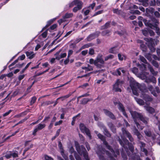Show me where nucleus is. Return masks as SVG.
Wrapping results in <instances>:
<instances>
[{"label":"nucleus","instance_id":"774afa93","mask_svg":"<svg viewBox=\"0 0 160 160\" xmlns=\"http://www.w3.org/2000/svg\"><path fill=\"white\" fill-rule=\"evenodd\" d=\"M90 12V10H87L84 12V14L85 15H88Z\"/></svg>","mask_w":160,"mask_h":160},{"label":"nucleus","instance_id":"cd10ccee","mask_svg":"<svg viewBox=\"0 0 160 160\" xmlns=\"http://www.w3.org/2000/svg\"><path fill=\"white\" fill-rule=\"evenodd\" d=\"M11 156L13 158H15L16 157H18V155L19 153L17 151H15L13 152H11Z\"/></svg>","mask_w":160,"mask_h":160},{"label":"nucleus","instance_id":"a878e982","mask_svg":"<svg viewBox=\"0 0 160 160\" xmlns=\"http://www.w3.org/2000/svg\"><path fill=\"white\" fill-rule=\"evenodd\" d=\"M118 57L119 60L120 61H122L125 60L126 58L125 55L120 53L118 54Z\"/></svg>","mask_w":160,"mask_h":160},{"label":"nucleus","instance_id":"ddd939ff","mask_svg":"<svg viewBox=\"0 0 160 160\" xmlns=\"http://www.w3.org/2000/svg\"><path fill=\"white\" fill-rule=\"evenodd\" d=\"M82 1L78 2V3L77 4V6L73 8V11L74 12H76L77 11L81 9L82 7Z\"/></svg>","mask_w":160,"mask_h":160},{"label":"nucleus","instance_id":"f704fd0d","mask_svg":"<svg viewBox=\"0 0 160 160\" xmlns=\"http://www.w3.org/2000/svg\"><path fill=\"white\" fill-rule=\"evenodd\" d=\"M148 74V73H147V72H144V74L142 73L140 75V77L142 79H144L147 78L146 75H147Z\"/></svg>","mask_w":160,"mask_h":160},{"label":"nucleus","instance_id":"412c9836","mask_svg":"<svg viewBox=\"0 0 160 160\" xmlns=\"http://www.w3.org/2000/svg\"><path fill=\"white\" fill-rule=\"evenodd\" d=\"M149 26L151 28L155 30L156 33L158 35H160V31L158 27H157L156 26H153L152 25H150Z\"/></svg>","mask_w":160,"mask_h":160},{"label":"nucleus","instance_id":"bb28decb","mask_svg":"<svg viewBox=\"0 0 160 160\" xmlns=\"http://www.w3.org/2000/svg\"><path fill=\"white\" fill-rule=\"evenodd\" d=\"M4 157L7 159L10 158L11 157V152H8L3 154Z\"/></svg>","mask_w":160,"mask_h":160},{"label":"nucleus","instance_id":"a18cd8bd","mask_svg":"<svg viewBox=\"0 0 160 160\" xmlns=\"http://www.w3.org/2000/svg\"><path fill=\"white\" fill-rule=\"evenodd\" d=\"M73 52V51L72 50H69L68 53V58H69L70 56L72 54Z\"/></svg>","mask_w":160,"mask_h":160},{"label":"nucleus","instance_id":"423d86ee","mask_svg":"<svg viewBox=\"0 0 160 160\" xmlns=\"http://www.w3.org/2000/svg\"><path fill=\"white\" fill-rule=\"evenodd\" d=\"M80 128L82 132L85 133L88 136L89 139H91V136L89 130L83 124L80 123Z\"/></svg>","mask_w":160,"mask_h":160},{"label":"nucleus","instance_id":"4be33fe9","mask_svg":"<svg viewBox=\"0 0 160 160\" xmlns=\"http://www.w3.org/2000/svg\"><path fill=\"white\" fill-rule=\"evenodd\" d=\"M82 69L85 70V72L92 71L93 69V67L89 65H88L87 67H82Z\"/></svg>","mask_w":160,"mask_h":160},{"label":"nucleus","instance_id":"13d9d810","mask_svg":"<svg viewBox=\"0 0 160 160\" xmlns=\"http://www.w3.org/2000/svg\"><path fill=\"white\" fill-rule=\"evenodd\" d=\"M6 76H7L9 78H10L12 76L13 74L12 72H10L8 74H6Z\"/></svg>","mask_w":160,"mask_h":160},{"label":"nucleus","instance_id":"bf43d9fd","mask_svg":"<svg viewBox=\"0 0 160 160\" xmlns=\"http://www.w3.org/2000/svg\"><path fill=\"white\" fill-rule=\"evenodd\" d=\"M24 75H21L19 76L18 77V78L19 80L20 81L22 79H23L24 77Z\"/></svg>","mask_w":160,"mask_h":160},{"label":"nucleus","instance_id":"79ce46f5","mask_svg":"<svg viewBox=\"0 0 160 160\" xmlns=\"http://www.w3.org/2000/svg\"><path fill=\"white\" fill-rule=\"evenodd\" d=\"M31 62H30L28 63L26 66V67H25L24 69L22 70V73H23L28 68V67H29V66L30 65L31 63Z\"/></svg>","mask_w":160,"mask_h":160},{"label":"nucleus","instance_id":"5701e85b","mask_svg":"<svg viewBox=\"0 0 160 160\" xmlns=\"http://www.w3.org/2000/svg\"><path fill=\"white\" fill-rule=\"evenodd\" d=\"M133 132L137 136L138 138L139 139H142V136L137 129H135L133 130Z\"/></svg>","mask_w":160,"mask_h":160},{"label":"nucleus","instance_id":"f03ea898","mask_svg":"<svg viewBox=\"0 0 160 160\" xmlns=\"http://www.w3.org/2000/svg\"><path fill=\"white\" fill-rule=\"evenodd\" d=\"M95 132L96 134H97V136L101 140L103 141V143L106 146V147L108 148V149L109 150V152H110L111 153L110 154H112V156L110 155L107 152H105L104 150L102 149V150L98 151L97 152V153L100 159L101 160H103L102 159V157H103L104 156L102 155V154L104 155L105 153L107 155H108V156H109L111 158V159H112V160H113V157H116V155L115 154V152L112 149H111L110 147L107 145V142L104 140V137L101 134L99 133H98V132L96 131H95Z\"/></svg>","mask_w":160,"mask_h":160},{"label":"nucleus","instance_id":"b1692460","mask_svg":"<svg viewBox=\"0 0 160 160\" xmlns=\"http://www.w3.org/2000/svg\"><path fill=\"white\" fill-rule=\"evenodd\" d=\"M92 46V44H88L85 45H84L82 46L81 48L79 49V50L77 52H80L81 50L82 49H84L86 48H87Z\"/></svg>","mask_w":160,"mask_h":160},{"label":"nucleus","instance_id":"0eeeda50","mask_svg":"<svg viewBox=\"0 0 160 160\" xmlns=\"http://www.w3.org/2000/svg\"><path fill=\"white\" fill-rule=\"evenodd\" d=\"M122 83V81L119 80H118L113 86V89L116 92H121V90L120 87Z\"/></svg>","mask_w":160,"mask_h":160},{"label":"nucleus","instance_id":"5fc2aeb1","mask_svg":"<svg viewBox=\"0 0 160 160\" xmlns=\"http://www.w3.org/2000/svg\"><path fill=\"white\" fill-rule=\"evenodd\" d=\"M153 89V88L152 86H150L149 89L150 91L151 92V93L155 96H156V93L155 92H152V89Z\"/></svg>","mask_w":160,"mask_h":160},{"label":"nucleus","instance_id":"7c9ffc66","mask_svg":"<svg viewBox=\"0 0 160 160\" xmlns=\"http://www.w3.org/2000/svg\"><path fill=\"white\" fill-rule=\"evenodd\" d=\"M114 58V56L112 54H110L105 58V61H106L108 60Z\"/></svg>","mask_w":160,"mask_h":160},{"label":"nucleus","instance_id":"69168bd1","mask_svg":"<svg viewBox=\"0 0 160 160\" xmlns=\"http://www.w3.org/2000/svg\"><path fill=\"white\" fill-rule=\"evenodd\" d=\"M143 34L145 35L146 36L148 33L147 31L146 30H143L142 31Z\"/></svg>","mask_w":160,"mask_h":160},{"label":"nucleus","instance_id":"1a4fd4ad","mask_svg":"<svg viewBox=\"0 0 160 160\" xmlns=\"http://www.w3.org/2000/svg\"><path fill=\"white\" fill-rule=\"evenodd\" d=\"M46 125L45 124H39L36 127L33 131L32 134L34 135H35L36 132L38 130H41Z\"/></svg>","mask_w":160,"mask_h":160},{"label":"nucleus","instance_id":"4c0bfd02","mask_svg":"<svg viewBox=\"0 0 160 160\" xmlns=\"http://www.w3.org/2000/svg\"><path fill=\"white\" fill-rule=\"evenodd\" d=\"M140 59L142 62L144 63H146V62H147L146 60L143 57L140 56Z\"/></svg>","mask_w":160,"mask_h":160},{"label":"nucleus","instance_id":"dca6fc26","mask_svg":"<svg viewBox=\"0 0 160 160\" xmlns=\"http://www.w3.org/2000/svg\"><path fill=\"white\" fill-rule=\"evenodd\" d=\"M26 54L27 56L28 57L29 59L32 58L35 56V54H34L33 52L32 51L27 52H26Z\"/></svg>","mask_w":160,"mask_h":160},{"label":"nucleus","instance_id":"4468645a","mask_svg":"<svg viewBox=\"0 0 160 160\" xmlns=\"http://www.w3.org/2000/svg\"><path fill=\"white\" fill-rule=\"evenodd\" d=\"M69 152L71 154L69 156L71 160H75L73 156L75 154L73 148L71 146H70Z\"/></svg>","mask_w":160,"mask_h":160},{"label":"nucleus","instance_id":"c9c22d12","mask_svg":"<svg viewBox=\"0 0 160 160\" xmlns=\"http://www.w3.org/2000/svg\"><path fill=\"white\" fill-rule=\"evenodd\" d=\"M110 31L108 30H105L103 31L102 34L103 36H104L110 33Z\"/></svg>","mask_w":160,"mask_h":160},{"label":"nucleus","instance_id":"9b49d317","mask_svg":"<svg viewBox=\"0 0 160 160\" xmlns=\"http://www.w3.org/2000/svg\"><path fill=\"white\" fill-rule=\"evenodd\" d=\"M114 104L115 105L117 106L119 110L122 112L123 114L125 117H127V116L125 112L124 109L122 104L120 103H115Z\"/></svg>","mask_w":160,"mask_h":160},{"label":"nucleus","instance_id":"8fccbe9b","mask_svg":"<svg viewBox=\"0 0 160 160\" xmlns=\"http://www.w3.org/2000/svg\"><path fill=\"white\" fill-rule=\"evenodd\" d=\"M152 64L155 67H158V63L155 61H153L152 62Z\"/></svg>","mask_w":160,"mask_h":160},{"label":"nucleus","instance_id":"f3484780","mask_svg":"<svg viewBox=\"0 0 160 160\" xmlns=\"http://www.w3.org/2000/svg\"><path fill=\"white\" fill-rule=\"evenodd\" d=\"M58 146H59V147L60 149V152H61V153L62 155V156L65 159V160H67L68 157L66 156H65L64 155L63 150V149H62V144L60 142H59ZM60 160H63L62 159H61Z\"/></svg>","mask_w":160,"mask_h":160},{"label":"nucleus","instance_id":"393cba45","mask_svg":"<svg viewBox=\"0 0 160 160\" xmlns=\"http://www.w3.org/2000/svg\"><path fill=\"white\" fill-rule=\"evenodd\" d=\"M81 1L78 0H74L69 4V7L70 8L73 7L74 5H77L78 3V2H81Z\"/></svg>","mask_w":160,"mask_h":160},{"label":"nucleus","instance_id":"49530a36","mask_svg":"<svg viewBox=\"0 0 160 160\" xmlns=\"http://www.w3.org/2000/svg\"><path fill=\"white\" fill-rule=\"evenodd\" d=\"M25 58V55L23 54L20 56L18 58V59H20L21 60H24Z\"/></svg>","mask_w":160,"mask_h":160},{"label":"nucleus","instance_id":"09e8293b","mask_svg":"<svg viewBox=\"0 0 160 160\" xmlns=\"http://www.w3.org/2000/svg\"><path fill=\"white\" fill-rule=\"evenodd\" d=\"M145 57L147 59H148L149 60H150L151 59V55L149 54H146L145 55Z\"/></svg>","mask_w":160,"mask_h":160},{"label":"nucleus","instance_id":"2f4dec72","mask_svg":"<svg viewBox=\"0 0 160 160\" xmlns=\"http://www.w3.org/2000/svg\"><path fill=\"white\" fill-rule=\"evenodd\" d=\"M140 1L142 2V4L143 6L146 7L147 6L148 3V0H140Z\"/></svg>","mask_w":160,"mask_h":160},{"label":"nucleus","instance_id":"e433bc0d","mask_svg":"<svg viewBox=\"0 0 160 160\" xmlns=\"http://www.w3.org/2000/svg\"><path fill=\"white\" fill-rule=\"evenodd\" d=\"M55 20V19H53L50 20L47 22V24L46 26L47 27L50 25Z\"/></svg>","mask_w":160,"mask_h":160},{"label":"nucleus","instance_id":"3c124183","mask_svg":"<svg viewBox=\"0 0 160 160\" xmlns=\"http://www.w3.org/2000/svg\"><path fill=\"white\" fill-rule=\"evenodd\" d=\"M36 100V98L35 97H32V100L31 101V103L32 104L34 103L35 102Z\"/></svg>","mask_w":160,"mask_h":160},{"label":"nucleus","instance_id":"c756f323","mask_svg":"<svg viewBox=\"0 0 160 160\" xmlns=\"http://www.w3.org/2000/svg\"><path fill=\"white\" fill-rule=\"evenodd\" d=\"M96 37V36L94 34H91L88 36L87 38V39L88 41H90L95 38Z\"/></svg>","mask_w":160,"mask_h":160},{"label":"nucleus","instance_id":"a211bd4d","mask_svg":"<svg viewBox=\"0 0 160 160\" xmlns=\"http://www.w3.org/2000/svg\"><path fill=\"white\" fill-rule=\"evenodd\" d=\"M118 49L116 46L113 47L109 49V52L110 53L116 54L118 51Z\"/></svg>","mask_w":160,"mask_h":160},{"label":"nucleus","instance_id":"680f3d73","mask_svg":"<svg viewBox=\"0 0 160 160\" xmlns=\"http://www.w3.org/2000/svg\"><path fill=\"white\" fill-rule=\"evenodd\" d=\"M156 5V1L155 0H153L151 1L150 3V5L151 6H154Z\"/></svg>","mask_w":160,"mask_h":160},{"label":"nucleus","instance_id":"37998d69","mask_svg":"<svg viewBox=\"0 0 160 160\" xmlns=\"http://www.w3.org/2000/svg\"><path fill=\"white\" fill-rule=\"evenodd\" d=\"M113 12L114 13L119 14L120 13L121 11L118 9H114L113 10Z\"/></svg>","mask_w":160,"mask_h":160},{"label":"nucleus","instance_id":"ea45409f","mask_svg":"<svg viewBox=\"0 0 160 160\" xmlns=\"http://www.w3.org/2000/svg\"><path fill=\"white\" fill-rule=\"evenodd\" d=\"M44 158L45 160H53L52 158L47 155L44 156Z\"/></svg>","mask_w":160,"mask_h":160},{"label":"nucleus","instance_id":"de8ad7c7","mask_svg":"<svg viewBox=\"0 0 160 160\" xmlns=\"http://www.w3.org/2000/svg\"><path fill=\"white\" fill-rule=\"evenodd\" d=\"M88 53V50H85L82 51L81 52V54L82 55L85 56Z\"/></svg>","mask_w":160,"mask_h":160},{"label":"nucleus","instance_id":"20e7f679","mask_svg":"<svg viewBox=\"0 0 160 160\" xmlns=\"http://www.w3.org/2000/svg\"><path fill=\"white\" fill-rule=\"evenodd\" d=\"M75 146L76 149L78 153L80 155L83 154V157L86 160H88V153L86 152L85 148L83 146H80L77 143H75Z\"/></svg>","mask_w":160,"mask_h":160},{"label":"nucleus","instance_id":"f257e3e1","mask_svg":"<svg viewBox=\"0 0 160 160\" xmlns=\"http://www.w3.org/2000/svg\"><path fill=\"white\" fill-rule=\"evenodd\" d=\"M130 86L134 95L137 96L140 95L141 97L143 98L146 101H150L152 100V98L151 97L144 94V91L141 90V87L139 83L136 82L133 78L131 80Z\"/></svg>","mask_w":160,"mask_h":160},{"label":"nucleus","instance_id":"4d7b16f0","mask_svg":"<svg viewBox=\"0 0 160 160\" xmlns=\"http://www.w3.org/2000/svg\"><path fill=\"white\" fill-rule=\"evenodd\" d=\"M74 156H75L76 160H81V159L80 157L78 155H76L75 154Z\"/></svg>","mask_w":160,"mask_h":160},{"label":"nucleus","instance_id":"603ef678","mask_svg":"<svg viewBox=\"0 0 160 160\" xmlns=\"http://www.w3.org/2000/svg\"><path fill=\"white\" fill-rule=\"evenodd\" d=\"M62 120H60L58 122H56L55 123V126H58V125H59L62 123Z\"/></svg>","mask_w":160,"mask_h":160},{"label":"nucleus","instance_id":"9d476101","mask_svg":"<svg viewBox=\"0 0 160 160\" xmlns=\"http://www.w3.org/2000/svg\"><path fill=\"white\" fill-rule=\"evenodd\" d=\"M60 52V51H59L54 55L56 57V59L58 60H59L62 58H64L67 56V53H62L60 55H59Z\"/></svg>","mask_w":160,"mask_h":160},{"label":"nucleus","instance_id":"c03bdc74","mask_svg":"<svg viewBox=\"0 0 160 160\" xmlns=\"http://www.w3.org/2000/svg\"><path fill=\"white\" fill-rule=\"evenodd\" d=\"M103 12V10H100V11H98L96 12V13H95L94 14V15H93V16H95L101 14Z\"/></svg>","mask_w":160,"mask_h":160},{"label":"nucleus","instance_id":"aec40b11","mask_svg":"<svg viewBox=\"0 0 160 160\" xmlns=\"http://www.w3.org/2000/svg\"><path fill=\"white\" fill-rule=\"evenodd\" d=\"M144 108L147 111L150 113H152L155 112L154 109L151 107L145 106Z\"/></svg>","mask_w":160,"mask_h":160},{"label":"nucleus","instance_id":"a19ab883","mask_svg":"<svg viewBox=\"0 0 160 160\" xmlns=\"http://www.w3.org/2000/svg\"><path fill=\"white\" fill-rule=\"evenodd\" d=\"M94 51L93 49L90 48L89 49V54L92 55L94 54Z\"/></svg>","mask_w":160,"mask_h":160},{"label":"nucleus","instance_id":"c85d7f7f","mask_svg":"<svg viewBox=\"0 0 160 160\" xmlns=\"http://www.w3.org/2000/svg\"><path fill=\"white\" fill-rule=\"evenodd\" d=\"M135 99L139 105H143L144 104V102L142 99H138L136 98H135Z\"/></svg>","mask_w":160,"mask_h":160},{"label":"nucleus","instance_id":"473e14b6","mask_svg":"<svg viewBox=\"0 0 160 160\" xmlns=\"http://www.w3.org/2000/svg\"><path fill=\"white\" fill-rule=\"evenodd\" d=\"M89 62L91 64H94V65L96 66H98L96 60H94L92 58L90 59L89 60Z\"/></svg>","mask_w":160,"mask_h":160},{"label":"nucleus","instance_id":"6ab92c4d","mask_svg":"<svg viewBox=\"0 0 160 160\" xmlns=\"http://www.w3.org/2000/svg\"><path fill=\"white\" fill-rule=\"evenodd\" d=\"M103 111L104 113L110 118L112 119L114 118V115L109 111L106 109L104 110Z\"/></svg>","mask_w":160,"mask_h":160},{"label":"nucleus","instance_id":"72a5a7b5","mask_svg":"<svg viewBox=\"0 0 160 160\" xmlns=\"http://www.w3.org/2000/svg\"><path fill=\"white\" fill-rule=\"evenodd\" d=\"M109 25L110 24L109 22H107L102 27V29H105L108 28L109 27Z\"/></svg>","mask_w":160,"mask_h":160},{"label":"nucleus","instance_id":"6e6552de","mask_svg":"<svg viewBox=\"0 0 160 160\" xmlns=\"http://www.w3.org/2000/svg\"><path fill=\"white\" fill-rule=\"evenodd\" d=\"M73 16V14L72 13H67L63 17L62 19H60L58 21V22L59 24H61L63 22H64L66 21V19L69 18H71Z\"/></svg>","mask_w":160,"mask_h":160},{"label":"nucleus","instance_id":"0e129e2a","mask_svg":"<svg viewBox=\"0 0 160 160\" xmlns=\"http://www.w3.org/2000/svg\"><path fill=\"white\" fill-rule=\"evenodd\" d=\"M49 65L48 63V62H45L42 64V66L44 68L47 67Z\"/></svg>","mask_w":160,"mask_h":160},{"label":"nucleus","instance_id":"e2e57ef3","mask_svg":"<svg viewBox=\"0 0 160 160\" xmlns=\"http://www.w3.org/2000/svg\"><path fill=\"white\" fill-rule=\"evenodd\" d=\"M57 27V25L56 24H54L51 27V29L52 30H53L55 29Z\"/></svg>","mask_w":160,"mask_h":160},{"label":"nucleus","instance_id":"864d4df0","mask_svg":"<svg viewBox=\"0 0 160 160\" xmlns=\"http://www.w3.org/2000/svg\"><path fill=\"white\" fill-rule=\"evenodd\" d=\"M146 135L148 137H150L151 134V132L149 131H145Z\"/></svg>","mask_w":160,"mask_h":160},{"label":"nucleus","instance_id":"338daca9","mask_svg":"<svg viewBox=\"0 0 160 160\" xmlns=\"http://www.w3.org/2000/svg\"><path fill=\"white\" fill-rule=\"evenodd\" d=\"M154 15H155L157 17H159L160 16V14H159V13L157 12V11H156V12H154Z\"/></svg>","mask_w":160,"mask_h":160},{"label":"nucleus","instance_id":"052dcab7","mask_svg":"<svg viewBox=\"0 0 160 160\" xmlns=\"http://www.w3.org/2000/svg\"><path fill=\"white\" fill-rule=\"evenodd\" d=\"M42 37H43L44 38H46L47 36V31H46L44 32L42 34Z\"/></svg>","mask_w":160,"mask_h":160},{"label":"nucleus","instance_id":"f8f14e48","mask_svg":"<svg viewBox=\"0 0 160 160\" xmlns=\"http://www.w3.org/2000/svg\"><path fill=\"white\" fill-rule=\"evenodd\" d=\"M122 72V73H124L126 72V70L123 68H120L118 69L116 71L112 72V73L113 75H120L121 74V72Z\"/></svg>","mask_w":160,"mask_h":160},{"label":"nucleus","instance_id":"58836bf2","mask_svg":"<svg viewBox=\"0 0 160 160\" xmlns=\"http://www.w3.org/2000/svg\"><path fill=\"white\" fill-rule=\"evenodd\" d=\"M132 71L133 73L136 74L138 72V69L134 67L132 69Z\"/></svg>","mask_w":160,"mask_h":160},{"label":"nucleus","instance_id":"6e6d98bb","mask_svg":"<svg viewBox=\"0 0 160 160\" xmlns=\"http://www.w3.org/2000/svg\"><path fill=\"white\" fill-rule=\"evenodd\" d=\"M12 112V110H9L8 112L5 113L4 114H3V116L4 117H5L7 115H8L11 112Z\"/></svg>","mask_w":160,"mask_h":160},{"label":"nucleus","instance_id":"39448f33","mask_svg":"<svg viewBox=\"0 0 160 160\" xmlns=\"http://www.w3.org/2000/svg\"><path fill=\"white\" fill-rule=\"evenodd\" d=\"M98 66L97 67L101 68L102 64L104 63V61L102 58V54H99L97 57L96 59Z\"/></svg>","mask_w":160,"mask_h":160},{"label":"nucleus","instance_id":"7ed1b4c3","mask_svg":"<svg viewBox=\"0 0 160 160\" xmlns=\"http://www.w3.org/2000/svg\"><path fill=\"white\" fill-rule=\"evenodd\" d=\"M130 112L133 118L134 119V122L136 124L138 128V129H140L141 130L142 129L143 127H141L139 124L136 122V120L137 119H140L144 123H146V121L145 120L143 116L135 111H130Z\"/></svg>","mask_w":160,"mask_h":160},{"label":"nucleus","instance_id":"2eb2a0df","mask_svg":"<svg viewBox=\"0 0 160 160\" xmlns=\"http://www.w3.org/2000/svg\"><path fill=\"white\" fill-rule=\"evenodd\" d=\"M122 132L124 135L126 136L129 138L130 141H133V139L131 135L128 132L126 131V130L122 129Z\"/></svg>","mask_w":160,"mask_h":160}]
</instances>
